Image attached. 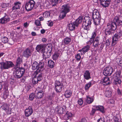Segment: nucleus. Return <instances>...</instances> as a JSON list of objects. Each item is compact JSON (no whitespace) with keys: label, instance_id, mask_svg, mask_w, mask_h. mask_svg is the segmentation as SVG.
Returning a JSON list of instances; mask_svg holds the SVG:
<instances>
[{"label":"nucleus","instance_id":"39448f33","mask_svg":"<svg viewBox=\"0 0 122 122\" xmlns=\"http://www.w3.org/2000/svg\"><path fill=\"white\" fill-rule=\"evenodd\" d=\"M55 85V90L57 92H60L62 88L63 87V84L58 81H56Z\"/></svg>","mask_w":122,"mask_h":122},{"label":"nucleus","instance_id":"7ed1b4c3","mask_svg":"<svg viewBox=\"0 0 122 122\" xmlns=\"http://www.w3.org/2000/svg\"><path fill=\"white\" fill-rule=\"evenodd\" d=\"M85 17L84 22L83 24V28L85 30H87L89 29L91 27V20L88 17H87V19H85Z\"/></svg>","mask_w":122,"mask_h":122},{"label":"nucleus","instance_id":"0eeeda50","mask_svg":"<svg viewBox=\"0 0 122 122\" xmlns=\"http://www.w3.org/2000/svg\"><path fill=\"white\" fill-rule=\"evenodd\" d=\"M3 87V98L5 99L8 97V83L5 82L4 84Z\"/></svg>","mask_w":122,"mask_h":122},{"label":"nucleus","instance_id":"864d4df0","mask_svg":"<svg viewBox=\"0 0 122 122\" xmlns=\"http://www.w3.org/2000/svg\"><path fill=\"white\" fill-rule=\"evenodd\" d=\"M35 24L38 26H40L41 25V22L39 20L37 19L36 20L35 22Z\"/></svg>","mask_w":122,"mask_h":122},{"label":"nucleus","instance_id":"3c124183","mask_svg":"<svg viewBox=\"0 0 122 122\" xmlns=\"http://www.w3.org/2000/svg\"><path fill=\"white\" fill-rule=\"evenodd\" d=\"M83 101L81 98L79 99L77 102L80 105H81L83 103Z\"/></svg>","mask_w":122,"mask_h":122},{"label":"nucleus","instance_id":"412c9836","mask_svg":"<svg viewBox=\"0 0 122 122\" xmlns=\"http://www.w3.org/2000/svg\"><path fill=\"white\" fill-rule=\"evenodd\" d=\"M8 20V15H6L0 19V24H5L7 23Z\"/></svg>","mask_w":122,"mask_h":122},{"label":"nucleus","instance_id":"bf43d9fd","mask_svg":"<svg viewBox=\"0 0 122 122\" xmlns=\"http://www.w3.org/2000/svg\"><path fill=\"white\" fill-rule=\"evenodd\" d=\"M13 65V63L11 62L8 61V68L12 66Z\"/></svg>","mask_w":122,"mask_h":122},{"label":"nucleus","instance_id":"f8f14e48","mask_svg":"<svg viewBox=\"0 0 122 122\" xmlns=\"http://www.w3.org/2000/svg\"><path fill=\"white\" fill-rule=\"evenodd\" d=\"M33 112V109L31 107H29L26 109L25 111V116L27 117L30 116Z\"/></svg>","mask_w":122,"mask_h":122},{"label":"nucleus","instance_id":"5701e85b","mask_svg":"<svg viewBox=\"0 0 122 122\" xmlns=\"http://www.w3.org/2000/svg\"><path fill=\"white\" fill-rule=\"evenodd\" d=\"M0 64L2 70L8 69V61H6V62H1L0 63Z\"/></svg>","mask_w":122,"mask_h":122},{"label":"nucleus","instance_id":"6ab92c4d","mask_svg":"<svg viewBox=\"0 0 122 122\" xmlns=\"http://www.w3.org/2000/svg\"><path fill=\"white\" fill-rule=\"evenodd\" d=\"M31 55L30 50L28 48H27L24 51L23 55L26 57H28L29 56H31Z\"/></svg>","mask_w":122,"mask_h":122},{"label":"nucleus","instance_id":"2eb2a0df","mask_svg":"<svg viewBox=\"0 0 122 122\" xmlns=\"http://www.w3.org/2000/svg\"><path fill=\"white\" fill-rule=\"evenodd\" d=\"M90 47L89 46L87 45L83 48L81 50H79L78 51L80 52L82 55H84L88 51Z\"/></svg>","mask_w":122,"mask_h":122},{"label":"nucleus","instance_id":"9b49d317","mask_svg":"<svg viewBox=\"0 0 122 122\" xmlns=\"http://www.w3.org/2000/svg\"><path fill=\"white\" fill-rule=\"evenodd\" d=\"M114 21V22L115 23L116 26L117 25H122V16L115 17Z\"/></svg>","mask_w":122,"mask_h":122},{"label":"nucleus","instance_id":"c756f323","mask_svg":"<svg viewBox=\"0 0 122 122\" xmlns=\"http://www.w3.org/2000/svg\"><path fill=\"white\" fill-rule=\"evenodd\" d=\"M72 116V113L70 112H67L63 117V118L65 120H67L69 119L70 117H71Z\"/></svg>","mask_w":122,"mask_h":122},{"label":"nucleus","instance_id":"a878e982","mask_svg":"<svg viewBox=\"0 0 122 122\" xmlns=\"http://www.w3.org/2000/svg\"><path fill=\"white\" fill-rule=\"evenodd\" d=\"M100 40V38L98 36H97L95 40L93 41V45L95 47L99 45V41Z\"/></svg>","mask_w":122,"mask_h":122},{"label":"nucleus","instance_id":"a19ab883","mask_svg":"<svg viewBox=\"0 0 122 122\" xmlns=\"http://www.w3.org/2000/svg\"><path fill=\"white\" fill-rule=\"evenodd\" d=\"M121 71L119 70L117 71L114 74L115 78H120L121 77Z\"/></svg>","mask_w":122,"mask_h":122},{"label":"nucleus","instance_id":"e433bc0d","mask_svg":"<svg viewBox=\"0 0 122 122\" xmlns=\"http://www.w3.org/2000/svg\"><path fill=\"white\" fill-rule=\"evenodd\" d=\"M83 20V18L82 17H79L76 20L74 21L77 25H78L79 24L81 23Z\"/></svg>","mask_w":122,"mask_h":122},{"label":"nucleus","instance_id":"8fccbe9b","mask_svg":"<svg viewBox=\"0 0 122 122\" xmlns=\"http://www.w3.org/2000/svg\"><path fill=\"white\" fill-rule=\"evenodd\" d=\"M75 58L77 61H79L81 58V56L80 54H77L75 56Z\"/></svg>","mask_w":122,"mask_h":122},{"label":"nucleus","instance_id":"ddd939ff","mask_svg":"<svg viewBox=\"0 0 122 122\" xmlns=\"http://www.w3.org/2000/svg\"><path fill=\"white\" fill-rule=\"evenodd\" d=\"M70 6L69 5H64L62 6L61 11L67 13L70 11Z\"/></svg>","mask_w":122,"mask_h":122},{"label":"nucleus","instance_id":"b1692460","mask_svg":"<svg viewBox=\"0 0 122 122\" xmlns=\"http://www.w3.org/2000/svg\"><path fill=\"white\" fill-rule=\"evenodd\" d=\"M66 110V108L64 106L60 107L58 111V114H63L65 113Z\"/></svg>","mask_w":122,"mask_h":122},{"label":"nucleus","instance_id":"6e6552de","mask_svg":"<svg viewBox=\"0 0 122 122\" xmlns=\"http://www.w3.org/2000/svg\"><path fill=\"white\" fill-rule=\"evenodd\" d=\"M42 79V74L41 73H40L38 76H37V74H36V76L33 78L32 82L33 84H36L38 81H41Z\"/></svg>","mask_w":122,"mask_h":122},{"label":"nucleus","instance_id":"dca6fc26","mask_svg":"<svg viewBox=\"0 0 122 122\" xmlns=\"http://www.w3.org/2000/svg\"><path fill=\"white\" fill-rule=\"evenodd\" d=\"M102 84L104 85H107L109 84L110 83L109 78L107 77H104L102 81Z\"/></svg>","mask_w":122,"mask_h":122},{"label":"nucleus","instance_id":"774afa93","mask_svg":"<svg viewBox=\"0 0 122 122\" xmlns=\"http://www.w3.org/2000/svg\"><path fill=\"white\" fill-rule=\"evenodd\" d=\"M3 42L4 43H6L8 42V38H4L3 39Z\"/></svg>","mask_w":122,"mask_h":122},{"label":"nucleus","instance_id":"f257e3e1","mask_svg":"<svg viewBox=\"0 0 122 122\" xmlns=\"http://www.w3.org/2000/svg\"><path fill=\"white\" fill-rule=\"evenodd\" d=\"M107 27L105 30V33L107 35H109L113 30H115L116 28L115 23L112 22L111 24L109 23H107Z\"/></svg>","mask_w":122,"mask_h":122},{"label":"nucleus","instance_id":"aec40b11","mask_svg":"<svg viewBox=\"0 0 122 122\" xmlns=\"http://www.w3.org/2000/svg\"><path fill=\"white\" fill-rule=\"evenodd\" d=\"M94 82L92 80L86 84L85 86V90L86 91L88 90L89 88L93 84Z\"/></svg>","mask_w":122,"mask_h":122},{"label":"nucleus","instance_id":"4be33fe9","mask_svg":"<svg viewBox=\"0 0 122 122\" xmlns=\"http://www.w3.org/2000/svg\"><path fill=\"white\" fill-rule=\"evenodd\" d=\"M55 95H51L48 98L49 102V104L51 105L53 104L56 101V100L55 98Z\"/></svg>","mask_w":122,"mask_h":122},{"label":"nucleus","instance_id":"c85d7f7f","mask_svg":"<svg viewBox=\"0 0 122 122\" xmlns=\"http://www.w3.org/2000/svg\"><path fill=\"white\" fill-rule=\"evenodd\" d=\"M95 109L97 110H99L101 112L103 113H105V110L104 109V107L102 106H96Z\"/></svg>","mask_w":122,"mask_h":122},{"label":"nucleus","instance_id":"69168bd1","mask_svg":"<svg viewBox=\"0 0 122 122\" xmlns=\"http://www.w3.org/2000/svg\"><path fill=\"white\" fill-rule=\"evenodd\" d=\"M110 41L109 40H106V45L107 46H108L110 44Z\"/></svg>","mask_w":122,"mask_h":122},{"label":"nucleus","instance_id":"e2e57ef3","mask_svg":"<svg viewBox=\"0 0 122 122\" xmlns=\"http://www.w3.org/2000/svg\"><path fill=\"white\" fill-rule=\"evenodd\" d=\"M47 24L49 26H51L53 25V22L51 21H48V22Z\"/></svg>","mask_w":122,"mask_h":122},{"label":"nucleus","instance_id":"4468645a","mask_svg":"<svg viewBox=\"0 0 122 122\" xmlns=\"http://www.w3.org/2000/svg\"><path fill=\"white\" fill-rule=\"evenodd\" d=\"M101 5L105 8L108 7L111 2V0H100Z\"/></svg>","mask_w":122,"mask_h":122},{"label":"nucleus","instance_id":"f3484780","mask_svg":"<svg viewBox=\"0 0 122 122\" xmlns=\"http://www.w3.org/2000/svg\"><path fill=\"white\" fill-rule=\"evenodd\" d=\"M92 15L93 18L100 17L99 12L96 9H95L93 10L92 13Z\"/></svg>","mask_w":122,"mask_h":122},{"label":"nucleus","instance_id":"338daca9","mask_svg":"<svg viewBox=\"0 0 122 122\" xmlns=\"http://www.w3.org/2000/svg\"><path fill=\"white\" fill-rule=\"evenodd\" d=\"M104 118H100L98 119L97 121V122H104Z\"/></svg>","mask_w":122,"mask_h":122},{"label":"nucleus","instance_id":"5fc2aeb1","mask_svg":"<svg viewBox=\"0 0 122 122\" xmlns=\"http://www.w3.org/2000/svg\"><path fill=\"white\" fill-rule=\"evenodd\" d=\"M59 0H51L52 4L55 5L58 3Z\"/></svg>","mask_w":122,"mask_h":122},{"label":"nucleus","instance_id":"a211bd4d","mask_svg":"<svg viewBox=\"0 0 122 122\" xmlns=\"http://www.w3.org/2000/svg\"><path fill=\"white\" fill-rule=\"evenodd\" d=\"M77 26V24L75 22L70 23L68 25L69 28L70 30H74L75 29L76 27Z\"/></svg>","mask_w":122,"mask_h":122},{"label":"nucleus","instance_id":"ea45409f","mask_svg":"<svg viewBox=\"0 0 122 122\" xmlns=\"http://www.w3.org/2000/svg\"><path fill=\"white\" fill-rule=\"evenodd\" d=\"M50 12L49 11L45 12L43 14V17L46 18L49 17L50 16Z\"/></svg>","mask_w":122,"mask_h":122},{"label":"nucleus","instance_id":"bb28decb","mask_svg":"<svg viewBox=\"0 0 122 122\" xmlns=\"http://www.w3.org/2000/svg\"><path fill=\"white\" fill-rule=\"evenodd\" d=\"M21 6V3L19 2H17L15 3L14 6L13 7L12 9L13 10L19 9Z\"/></svg>","mask_w":122,"mask_h":122},{"label":"nucleus","instance_id":"473e14b6","mask_svg":"<svg viewBox=\"0 0 122 122\" xmlns=\"http://www.w3.org/2000/svg\"><path fill=\"white\" fill-rule=\"evenodd\" d=\"M94 24L96 25H97L100 23L101 19L100 17L93 18Z\"/></svg>","mask_w":122,"mask_h":122},{"label":"nucleus","instance_id":"423d86ee","mask_svg":"<svg viewBox=\"0 0 122 122\" xmlns=\"http://www.w3.org/2000/svg\"><path fill=\"white\" fill-rule=\"evenodd\" d=\"M113 72L112 68L110 66L106 67L103 71V73L105 76H110Z\"/></svg>","mask_w":122,"mask_h":122},{"label":"nucleus","instance_id":"9d476101","mask_svg":"<svg viewBox=\"0 0 122 122\" xmlns=\"http://www.w3.org/2000/svg\"><path fill=\"white\" fill-rule=\"evenodd\" d=\"M122 34L120 33L115 34L112 38V45H114L118 41V39L122 36Z\"/></svg>","mask_w":122,"mask_h":122},{"label":"nucleus","instance_id":"1a4fd4ad","mask_svg":"<svg viewBox=\"0 0 122 122\" xmlns=\"http://www.w3.org/2000/svg\"><path fill=\"white\" fill-rule=\"evenodd\" d=\"M45 44H40L38 45L36 47L37 51L40 53H42L44 52L46 47Z\"/></svg>","mask_w":122,"mask_h":122},{"label":"nucleus","instance_id":"4c0bfd02","mask_svg":"<svg viewBox=\"0 0 122 122\" xmlns=\"http://www.w3.org/2000/svg\"><path fill=\"white\" fill-rule=\"evenodd\" d=\"M38 64L36 61L35 62L32 64V68L33 70H34L38 68Z\"/></svg>","mask_w":122,"mask_h":122},{"label":"nucleus","instance_id":"49530a36","mask_svg":"<svg viewBox=\"0 0 122 122\" xmlns=\"http://www.w3.org/2000/svg\"><path fill=\"white\" fill-rule=\"evenodd\" d=\"M51 52L49 51H48L46 53H44V55L46 56V58H49L51 56Z\"/></svg>","mask_w":122,"mask_h":122},{"label":"nucleus","instance_id":"c9c22d12","mask_svg":"<svg viewBox=\"0 0 122 122\" xmlns=\"http://www.w3.org/2000/svg\"><path fill=\"white\" fill-rule=\"evenodd\" d=\"M86 102L87 103L90 104L93 102L94 99L93 97L88 96L86 97Z\"/></svg>","mask_w":122,"mask_h":122},{"label":"nucleus","instance_id":"de8ad7c7","mask_svg":"<svg viewBox=\"0 0 122 122\" xmlns=\"http://www.w3.org/2000/svg\"><path fill=\"white\" fill-rule=\"evenodd\" d=\"M66 14L67 13H64L61 11L60 15V18L61 19H63L65 17Z\"/></svg>","mask_w":122,"mask_h":122},{"label":"nucleus","instance_id":"f704fd0d","mask_svg":"<svg viewBox=\"0 0 122 122\" xmlns=\"http://www.w3.org/2000/svg\"><path fill=\"white\" fill-rule=\"evenodd\" d=\"M105 95L106 97H111L112 95V93L111 90H106L105 93Z\"/></svg>","mask_w":122,"mask_h":122},{"label":"nucleus","instance_id":"79ce46f5","mask_svg":"<svg viewBox=\"0 0 122 122\" xmlns=\"http://www.w3.org/2000/svg\"><path fill=\"white\" fill-rule=\"evenodd\" d=\"M60 54L59 53H55L53 55V58L54 60H56L60 56Z\"/></svg>","mask_w":122,"mask_h":122},{"label":"nucleus","instance_id":"7c9ffc66","mask_svg":"<svg viewBox=\"0 0 122 122\" xmlns=\"http://www.w3.org/2000/svg\"><path fill=\"white\" fill-rule=\"evenodd\" d=\"M72 95L71 92L69 90H66L65 92L64 95L66 98H69Z\"/></svg>","mask_w":122,"mask_h":122},{"label":"nucleus","instance_id":"58836bf2","mask_svg":"<svg viewBox=\"0 0 122 122\" xmlns=\"http://www.w3.org/2000/svg\"><path fill=\"white\" fill-rule=\"evenodd\" d=\"M48 65L51 68H53L54 66V63L52 60H50L48 61Z\"/></svg>","mask_w":122,"mask_h":122},{"label":"nucleus","instance_id":"09e8293b","mask_svg":"<svg viewBox=\"0 0 122 122\" xmlns=\"http://www.w3.org/2000/svg\"><path fill=\"white\" fill-rule=\"evenodd\" d=\"M35 97V95L34 93H31L29 95V99L30 100H32Z\"/></svg>","mask_w":122,"mask_h":122},{"label":"nucleus","instance_id":"72a5a7b5","mask_svg":"<svg viewBox=\"0 0 122 122\" xmlns=\"http://www.w3.org/2000/svg\"><path fill=\"white\" fill-rule=\"evenodd\" d=\"M121 81L120 78H115L113 82V83L115 85L120 84L121 83Z\"/></svg>","mask_w":122,"mask_h":122},{"label":"nucleus","instance_id":"f03ea898","mask_svg":"<svg viewBox=\"0 0 122 122\" xmlns=\"http://www.w3.org/2000/svg\"><path fill=\"white\" fill-rule=\"evenodd\" d=\"M25 72V70L23 68H21L17 67L15 69V77L17 78H20L24 74Z\"/></svg>","mask_w":122,"mask_h":122},{"label":"nucleus","instance_id":"603ef678","mask_svg":"<svg viewBox=\"0 0 122 122\" xmlns=\"http://www.w3.org/2000/svg\"><path fill=\"white\" fill-rule=\"evenodd\" d=\"M36 92L37 93H43L42 88L40 87H38L36 89Z\"/></svg>","mask_w":122,"mask_h":122},{"label":"nucleus","instance_id":"2f4dec72","mask_svg":"<svg viewBox=\"0 0 122 122\" xmlns=\"http://www.w3.org/2000/svg\"><path fill=\"white\" fill-rule=\"evenodd\" d=\"M71 39L69 37H67L65 38L64 40V42L65 45L69 44L71 41Z\"/></svg>","mask_w":122,"mask_h":122},{"label":"nucleus","instance_id":"a18cd8bd","mask_svg":"<svg viewBox=\"0 0 122 122\" xmlns=\"http://www.w3.org/2000/svg\"><path fill=\"white\" fill-rule=\"evenodd\" d=\"M118 65L120 66H122V60L120 59H117L116 61Z\"/></svg>","mask_w":122,"mask_h":122},{"label":"nucleus","instance_id":"cd10ccee","mask_svg":"<svg viewBox=\"0 0 122 122\" xmlns=\"http://www.w3.org/2000/svg\"><path fill=\"white\" fill-rule=\"evenodd\" d=\"M44 64L43 62H40L38 64V68L36 70L37 72H40L43 70Z\"/></svg>","mask_w":122,"mask_h":122},{"label":"nucleus","instance_id":"13d9d810","mask_svg":"<svg viewBox=\"0 0 122 122\" xmlns=\"http://www.w3.org/2000/svg\"><path fill=\"white\" fill-rule=\"evenodd\" d=\"M7 104H4L3 105V109L5 111H7Z\"/></svg>","mask_w":122,"mask_h":122},{"label":"nucleus","instance_id":"052dcab7","mask_svg":"<svg viewBox=\"0 0 122 122\" xmlns=\"http://www.w3.org/2000/svg\"><path fill=\"white\" fill-rule=\"evenodd\" d=\"M96 35V33L95 32H93L92 34L91 37V38L93 39L95 37Z\"/></svg>","mask_w":122,"mask_h":122},{"label":"nucleus","instance_id":"37998d69","mask_svg":"<svg viewBox=\"0 0 122 122\" xmlns=\"http://www.w3.org/2000/svg\"><path fill=\"white\" fill-rule=\"evenodd\" d=\"M22 62V61L20 57L18 58L16 61V66H19L20 64H21Z\"/></svg>","mask_w":122,"mask_h":122},{"label":"nucleus","instance_id":"6e6d98bb","mask_svg":"<svg viewBox=\"0 0 122 122\" xmlns=\"http://www.w3.org/2000/svg\"><path fill=\"white\" fill-rule=\"evenodd\" d=\"M45 121L46 122H54L53 120L51 118H46Z\"/></svg>","mask_w":122,"mask_h":122},{"label":"nucleus","instance_id":"c03bdc74","mask_svg":"<svg viewBox=\"0 0 122 122\" xmlns=\"http://www.w3.org/2000/svg\"><path fill=\"white\" fill-rule=\"evenodd\" d=\"M43 95V93H37L36 97L38 98H41L42 97Z\"/></svg>","mask_w":122,"mask_h":122},{"label":"nucleus","instance_id":"680f3d73","mask_svg":"<svg viewBox=\"0 0 122 122\" xmlns=\"http://www.w3.org/2000/svg\"><path fill=\"white\" fill-rule=\"evenodd\" d=\"M22 21L21 19H19L18 20L14 21V23L15 24H17L19 23L20 22Z\"/></svg>","mask_w":122,"mask_h":122},{"label":"nucleus","instance_id":"4d7b16f0","mask_svg":"<svg viewBox=\"0 0 122 122\" xmlns=\"http://www.w3.org/2000/svg\"><path fill=\"white\" fill-rule=\"evenodd\" d=\"M93 41V39L91 38L90 40L87 41V44L88 45L91 44Z\"/></svg>","mask_w":122,"mask_h":122},{"label":"nucleus","instance_id":"393cba45","mask_svg":"<svg viewBox=\"0 0 122 122\" xmlns=\"http://www.w3.org/2000/svg\"><path fill=\"white\" fill-rule=\"evenodd\" d=\"M84 77L86 80H88L91 78L90 73L89 71H86L84 75Z\"/></svg>","mask_w":122,"mask_h":122},{"label":"nucleus","instance_id":"0e129e2a","mask_svg":"<svg viewBox=\"0 0 122 122\" xmlns=\"http://www.w3.org/2000/svg\"><path fill=\"white\" fill-rule=\"evenodd\" d=\"M114 100L112 99H110L108 102L109 103L113 104L114 103Z\"/></svg>","mask_w":122,"mask_h":122},{"label":"nucleus","instance_id":"20e7f679","mask_svg":"<svg viewBox=\"0 0 122 122\" xmlns=\"http://www.w3.org/2000/svg\"><path fill=\"white\" fill-rule=\"evenodd\" d=\"M35 3L33 0H30L28 3H26L25 6V8L26 10L29 11L32 9Z\"/></svg>","mask_w":122,"mask_h":122}]
</instances>
